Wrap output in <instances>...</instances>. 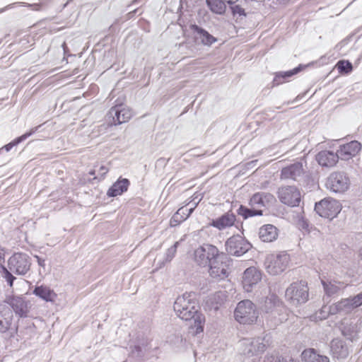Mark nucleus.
Here are the masks:
<instances>
[{
  "mask_svg": "<svg viewBox=\"0 0 362 362\" xmlns=\"http://www.w3.org/2000/svg\"><path fill=\"white\" fill-rule=\"evenodd\" d=\"M199 305L194 293H185L178 296L173 305V309L177 317L189 322V327L195 329L196 334L202 332L205 317L199 310Z\"/></svg>",
  "mask_w": 362,
  "mask_h": 362,
  "instance_id": "f257e3e1",
  "label": "nucleus"
},
{
  "mask_svg": "<svg viewBox=\"0 0 362 362\" xmlns=\"http://www.w3.org/2000/svg\"><path fill=\"white\" fill-rule=\"evenodd\" d=\"M261 309L266 313V322L270 328H275L287 320L286 308L276 294L267 296L261 305Z\"/></svg>",
  "mask_w": 362,
  "mask_h": 362,
  "instance_id": "f03ea898",
  "label": "nucleus"
},
{
  "mask_svg": "<svg viewBox=\"0 0 362 362\" xmlns=\"http://www.w3.org/2000/svg\"><path fill=\"white\" fill-rule=\"evenodd\" d=\"M9 270L2 268V276L11 287L16 277L12 274L25 275L30 269L31 259L28 255L23 252L14 253L8 261Z\"/></svg>",
  "mask_w": 362,
  "mask_h": 362,
  "instance_id": "7ed1b4c3",
  "label": "nucleus"
},
{
  "mask_svg": "<svg viewBox=\"0 0 362 362\" xmlns=\"http://www.w3.org/2000/svg\"><path fill=\"white\" fill-rule=\"evenodd\" d=\"M269 345V338L267 336L246 338L240 341L239 349L242 354L252 357L262 354Z\"/></svg>",
  "mask_w": 362,
  "mask_h": 362,
  "instance_id": "20e7f679",
  "label": "nucleus"
},
{
  "mask_svg": "<svg viewBox=\"0 0 362 362\" xmlns=\"http://www.w3.org/2000/svg\"><path fill=\"white\" fill-rule=\"evenodd\" d=\"M308 291L305 281L294 282L286 288L285 298L291 305L297 306L308 301Z\"/></svg>",
  "mask_w": 362,
  "mask_h": 362,
  "instance_id": "39448f33",
  "label": "nucleus"
},
{
  "mask_svg": "<svg viewBox=\"0 0 362 362\" xmlns=\"http://www.w3.org/2000/svg\"><path fill=\"white\" fill-rule=\"evenodd\" d=\"M235 319L240 324L251 325L257 321L256 306L250 300L239 302L234 312Z\"/></svg>",
  "mask_w": 362,
  "mask_h": 362,
  "instance_id": "423d86ee",
  "label": "nucleus"
},
{
  "mask_svg": "<svg viewBox=\"0 0 362 362\" xmlns=\"http://www.w3.org/2000/svg\"><path fill=\"white\" fill-rule=\"evenodd\" d=\"M362 305V293L354 296L342 298L338 302L329 306V313L331 315L351 313L354 310Z\"/></svg>",
  "mask_w": 362,
  "mask_h": 362,
  "instance_id": "0eeeda50",
  "label": "nucleus"
},
{
  "mask_svg": "<svg viewBox=\"0 0 362 362\" xmlns=\"http://www.w3.org/2000/svg\"><path fill=\"white\" fill-rule=\"evenodd\" d=\"M290 262L289 255L284 252L272 254L266 257L264 266L267 272L272 275H278L283 272Z\"/></svg>",
  "mask_w": 362,
  "mask_h": 362,
  "instance_id": "6e6552de",
  "label": "nucleus"
},
{
  "mask_svg": "<svg viewBox=\"0 0 362 362\" xmlns=\"http://www.w3.org/2000/svg\"><path fill=\"white\" fill-rule=\"evenodd\" d=\"M232 259L228 255L222 252L208 266L209 275L213 278L223 279L228 276Z\"/></svg>",
  "mask_w": 362,
  "mask_h": 362,
  "instance_id": "1a4fd4ad",
  "label": "nucleus"
},
{
  "mask_svg": "<svg viewBox=\"0 0 362 362\" xmlns=\"http://www.w3.org/2000/svg\"><path fill=\"white\" fill-rule=\"evenodd\" d=\"M221 253L216 246L203 244L194 250V260L201 267H208Z\"/></svg>",
  "mask_w": 362,
  "mask_h": 362,
  "instance_id": "9d476101",
  "label": "nucleus"
},
{
  "mask_svg": "<svg viewBox=\"0 0 362 362\" xmlns=\"http://www.w3.org/2000/svg\"><path fill=\"white\" fill-rule=\"evenodd\" d=\"M315 211L321 217L332 220L340 212L341 204L332 198H325L315 204Z\"/></svg>",
  "mask_w": 362,
  "mask_h": 362,
  "instance_id": "9b49d317",
  "label": "nucleus"
},
{
  "mask_svg": "<svg viewBox=\"0 0 362 362\" xmlns=\"http://www.w3.org/2000/svg\"><path fill=\"white\" fill-rule=\"evenodd\" d=\"M326 186L332 192L343 193L349 188L350 180L344 172H333L327 177Z\"/></svg>",
  "mask_w": 362,
  "mask_h": 362,
  "instance_id": "f8f14e48",
  "label": "nucleus"
},
{
  "mask_svg": "<svg viewBox=\"0 0 362 362\" xmlns=\"http://www.w3.org/2000/svg\"><path fill=\"white\" fill-rule=\"evenodd\" d=\"M132 117V110L122 105L112 107L106 115L110 125H118L128 122Z\"/></svg>",
  "mask_w": 362,
  "mask_h": 362,
  "instance_id": "ddd939ff",
  "label": "nucleus"
},
{
  "mask_svg": "<svg viewBox=\"0 0 362 362\" xmlns=\"http://www.w3.org/2000/svg\"><path fill=\"white\" fill-rule=\"evenodd\" d=\"M226 247L228 254L234 256H241L251 247L250 243L241 235H233L226 242Z\"/></svg>",
  "mask_w": 362,
  "mask_h": 362,
  "instance_id": "4468645a",
  "label": "nucleus"
},
{
  "mask_svg": "<svg viewBox=\"0 0 362 362\" xmlns=\"http://www.w3.org/2000/svg\"><path fill=\"white\" fill-rule=\"evenodd\" d=\"M189 29L192 32L194 42L198 45L211 47L214 43L218 41L216 37L196 24H191Z\"/></svg>",
  "mask_w": 362,
  "mask_h": 362,
  "instance_id": "2eb2a0df",
  "label": "nucleus"
},
{
  "mask_svg": "<svg viewBox=\"0 0 362 362\" xmlns=\"http://www.w3.org/2000/svg\"><path fill=\"white\" fill-rule=\"evenodd\" d=\"M278 197L283 204L291 206L298 205L300 201V192L294 186L280 187L278 190Z\"/></svg>",
  "mask_w": 362,
  "mask_h": 362,
  "instance_id": "dca6fc26",
  "label": "nucleus"
},
{
  "mask_svg": "<svg viewBox=\"0 0 362 362\" xmlns=\"http://www.w3.org/2000/svg\"><path fill=\"white\" fill-rule=\"evenodd\" d=\"M305 169L303 163L298 161L282 168L281 179L298 181L303 177Z\"/></svg>",
  "mask_w": 362,
  "mask_h": 362,
  "instance_id": "f3484780",
  "label": "nucleus"
},
{
  "mask_svg": "<svg viewBox=\"0 0 362 362\" xmlns=\"http://www.w3.org/2000/svg\"><path fill=\"white\" fill-rule=\"evenodd\" d=\"M361 149V143L354 140L347 144L340 145L337 150V153L341 160H348L355 156Z\"/></svg>",
  "mask_w": 362,
  "mask_h": 362,
  "instance_id": "a211bd4d",
  "label": "nucleus"
},
{
  "mask_svg": "<svg viewBox=\"0 0 362 362\" xmlns=\"http://www.w3.org/2000/svg\"><path fill=\"white\" fill-rule=\"evenodd\" d=\"M261 279V273L255 267H249L243 273V285L247 292H250L254 285Z\"/></svg>",
  "mask_w": 362,
  "mask_h": 362,
  "instance_id": "6ab92c4d",
  "label": "nucleus"
},
{
  "mask_svg": "<svg viewBox=\"0 0 362 362\" xmlns=\"http://www.w3.org/2000/svg\"><path fill=\"white\" fill-rule=\"evenodd\" d=\"M275 202V197L270 193L257 192L250 198L249 204L250 207L261 209Z\"/></svg>",
  "mask_w": 362,
  "mask_h": 362,
  "instance_id": "aec40b11",
  "label": "nucleus"
},
{
  "mask_svg": "<svg viewBox=\"0 0 362 362\" xmlns=\"http://www.w3.org/2000/svg\"><path fill=\"white\" fill-rule=\"evenodd\" d=\"M235 221V215L229 211L221 216L213 219L210 223V226L217 228L219 230H223L233 226Z\"/></svg>",
  "mask_w": 362,
  "mask_h": 362,
  "instance_id": "412c9836",
  "label": "nucleus"
},
{
  "mask_svg": "<svg viewBox=\"0 0 362 362\" xmlns=\"http://www.w3.org/2000/svg\"><path fill=\"white\" fill-rule=\"evenodd\" d=\"M15 313L21 317H25L30 310V303L24 298L16 296L9 300L8 302Z\"/></svg>",
  "mask_w": 362,
  "mask_h": 362,
  "instance_id": "4be33fe9",
  "label": "nucleus"
},
{
  "mask_svg": "<svg viewBox=\"0 0 362 362\" xmlns=\"http://www.w3.org/2000/svg\"><path fill=\"white\" fill-rule=\"evenodd\" d=\"M316 159L322 166L332 167L340 158L337 151L334 153L330 151H322L317 154Z\"/></svg>",
  "mask_w": 362,
  "mask_h": 362,
  "instance_id": "5701e85b",
  "label": "nucleus"
},
{
  "mask_svg": "<svg viewBox=\"0 0 362 362\" xmlns=\"http://www.w3.org/2000/svg\"><path fill=\"white\" fill-rule=\"evenodd\" d=\"M321 281L325 293L329 296L338 293L340 290L344 289L348 285L343 281L337 280H322Z\"/></svg>",
  "mask_w": 362,
  "mask_h": 362,
  "instance_id": "b1692460",
  "label": "nucleus"
},
{
  "mask_svg": "<svg viewBox=\"0 0 362 362\" xmlns=\"http://www.w3.org/2000/svg\"><path fill=\"white\" fill-rule=\"evenodd\" d=\"M129 184L128 179H119L108 189L107 195L110 197L121 195L123 192L127 191Z\"/></svg>",
  "mask_w": 362,
  "mask_h": 362,
  "instance_id": "393cba45",
  "label": "nucleus"
},
{
  "mask_svg": "<svg viewBox=\"0 0 362 362\" xmlns=\"http://www.w3.org/2000/svg\"><path fill=\"white\" fill-rule=\"evenodd\" d=\"M331 351L334 357L337 358H345L349 355L346 345L339 339H333L331 342Z\"/></svg>",
  "mask_w": 362,
  "mask_h": 362,
  "instance_id": "a878e982",
  "label": "nucleus"
},
{
  "mask_svg": "<svg viewBox=\"0 0 362 362\" xmlns=\"http://www.w3.org/2000/svg\"><path fill=\"white\" fill-rule=\"evenodd\" d=\"M259 236L263 242H272L278 236L277 228L273 225H265L259 228Z\"/></svg>",
  "mask_w": 362,
  "mask_h": 362,
  "instance_id": "bb28decb",
  "label": "nucleus"
},
{
  "mask_svg": "<svg viewBox=\"0 0 362 362\" xmlns=\"http://www.w3.org/2000/svg\"><path fill=\"white\" fill-rule=\"evenodd\" d=\"M33 293L47 302H53L57 298V294L53 290L50 289L48 286L43 285L35 286Z\"/></svg>",
  "mask_w": 362,
  "mask_h": 362,
  "instance_id": "cd10ccee",
  "label": "nucleus"
},
{
  "mask_svg": "<svg viewBox=\"0 0 362 362\" xmlns=\"http://www.w3.org/2000/svg\"><path fill=\"white\" fill-rule=\"evenodd\" d=\"M12 317V313L8 308L0 305V332L4 333L10 328Z\"/></svg>",
  "mask_w": 362,
  "mask_h": 362,
  "instance_id": "c85d7f7f",
  "label": "nucleus"
},
{
  "mask_svg": "<svg viewBox=\"0 0 362 362\" xmlns=\"http://www.w3.org/2000/svg\"><path fill=\"white\" fill-rule=\"evenodd\" d=\"M302 357L305 362H329L327 356L317 354L313 349L305 350L302 353Z\"/></svg>",
  "mask_w": 362,
  "mask_h": 362,
  "instance_id": "c756f323",
  "label": "nucleus"
},
{
  "mask_svg": "<svg viewBox=\"0 0 362 362\" xmlns=\"http://www.w3.org/2000/svg\"><path fill=\"white\" fill-rule=\"evenodd\" d=\"M301 66L287 71H279L275 74V77L273 80V86H278L283 83L287 78L298 74L301 70Z\"/></svg>",
  "mask_w": 362,
  "mask_h": 362,
  "instance_id": "7c9ffc66",
  "label": "nucleus"
},
{
  "mask_svg": "<svg viewBox=\"0 0 362 362\" xmlns=\"http://www.w3.org/2000/svg\"><path fill=\"white\" fill-rule=\"evenodd\" d=\"M210 10L216 14H223L226 10L227 2L223 0H206Z\"/></svg>",
  "mask_w": 362,
  "mask_h": 362,
  "instance_id": "2f4dec72",
  "label": "nucleus"
},
{
  "mask_svg": "<svg viewBox=\"0 0 362 362\" xmlns=\"http://www.w3.org/2000/svg\"><path fill=\"white\" fill-rule=\"evenodd\" d=\"M196 206L188 209L187 207H181L178 209L176 214H175L171 220V222H177L180 223L182 221L186 220L193 212Z\"/></svg>",
  "mask_w": 362,
  "mask_h": 362,
  "instance_id": "473e14b6",
  "label": "nucleus"
},
{
  "mask_svg": "<svg viewBox=\"0 0 362 362\" xmlns=\"http://www.w3.org/2000/svg\"><path fill=\"white\" fill-rule=\"evenodd\" d=\"M238 214L242 216L244 219H246L249 217L262 215V211L255 207L249 209L245 206L240 205L238 209Z\"/></svg>",
  "mask_w": 362,
  "mask_h": 362,
  "instance_id": "72a5a7b5",
  "label": "nucleus"
},
{
  "mask_svg": "<svg viewBox=\"0 0 362 362\" xmlns=\"http://www.w3.org/2000/svg\"><path fill=\"white\" fill-rule=\"evenodd\" d=\"M40 126L36 127L33 128L30 132H26L25 134H23L22 136L16 138L13 141L10 142L9 144L5 145L3 148L6 151H9L14 146L18 145L21 142L25 140L27 138L30 136L32 134H33L40 127Z\"/></svg>",
  "mask_w": 362,
  "mask_h": 362,
  "instance_id": "f704fd0d",
  "label": "nucleus"
},
{
  "mask_svg": "<svg viewBox=\"0 0 362 362\" xmlns=\"http://www.w3.org/2000/svg\"><path fill=\"white\" fill-rule=\"evenodd\" d=\"M336 67L339 73L345 74L350 73L353 69L352 64L346 60H339L337 63Z\"/></svg>",
  "mask_w": 362,
  "mask_h": 362,
  "instance_id": "c9c22d12",
  "label": "nucleus"
},
{
  "mask_svg": "<svg viewBox=\"0 0 362 362\" xmlns=\"http://www.w3.org/2000/svg\"><path fill=\"white\" fill-rule=\"evenodd\" d=\"M264 362H286V360L278 353H271L265 356Z\"/></svg>",
  "mask_w": 362,
  "mask_h": 362,
  "instance_id": "e433bc0d",
  "label": "nucleus"
},
{
  "mask_svg": "<svg viewBox=\"0 0 362 362\" xmlns=\"http://www.w3.org/2000/svg\"><path fill=\"white\" fill-rule=\"evenodd\" d=\"M179 244H180V242L177 241L175 243V244L172 247H170V248L168 249V250L165 253V261L166 262H170L174 258Z\"/></svg>",
  "mask_w": 362,
  "mask_h": 362,
  "instance_id": "4c0bfd02",
  "label": "nucleus"
},
{
  "mask_svg": "<svg viewBox=\"0 0 362 362\" xmlns=\"http://www.w3.org/2000/svg\"><path fill=\"white\" fill-rule=\"evenodd\" d=\"M233 16L238 14L239 16H246L245 10L239 5H229Z\"/></svg>",
  "mask_w": 362,
  "mask_h": 362,
  "instance_id": "58836bf2",
  "label": "nucleus"
},
{
  "mask_svg": "<svg viewBox=\"0 0 362 362\" xmlns=\"http://www.w3.org/2000/svg\"><path fill=\"white\" fill-rule=\"evenodd\" d=\"M298 226L302 230H308V227H309L308 221H307V219H305L303 217H301L300 218H299V220L298 221Z\"/></svg>",
  "mask_w": 362,
  "mask_h": 362,
  "instance_id": "ea45409f",
  "label": "nucleus"
},
{
  "mask_svg": "<svg viewBox=\"0 0 362 362\" xmlns=\"http://www.w3.org/2000/svg\"><path fill=\"white\" fill-rule=\"evenodd\" d=\"M24 6L30 7L34 11H40L42 9V8L45 6V4L42 3L39 4H27V3H23Z\"/></svg>",
  "mask_w": 362,
  "mask_h": 362,
  "instance_id": "a19ab883",
  "label": "nucleus"
},
{
  "mask_svg": "<svg viewBox=\"0 0 362 362\" xmlns=\"http://www.w3.org/2000/svg\"><path fill=\"white\" fill-rule=\"evenodd\" d=\"M132 354L137 357H142L144 356L143 351L141 347L139 346H136L134 349L132 351Z\"/></svg>",
  "mask_w": 362,
  "mask_h": 362,
  "instance_id": "79ce46f5",
  "label": "nucleus"
},
{
  "mask_svg": "<svg viewBox=\"0 0 362 362\" xmlns=\"http://www.w3.org/2000/svg\"><path fill=\"white\" fill-rule=\"evenodd\" d=\"M109 169L104 165H102L99 169V174L101 175V177L103 178L106 173L108 172Z\"/></svg>",
  "mask_w": 362,
  "mask_h": 362,
  "instance_id": "37998d69",
  "label": "nucleus"
},
{
  "mask_svg": "<svg viewBox=\"0 0 362 362\" xmlns=\"http://www.w3.org/2000/svg\"><path fill=\"white\" fill-rule=\"evenodd\" d=\"M342 334L344 336L346 337L348 339H351L352 337L351 334L349 332V329H346V327H344L342 329Z\"/></svg>",
  "mask_w": 362,
  "mask_h": 362,
  "instance_id": "c03bdc74",
  "label": "nucleus"
},
{
  "mask_svg": "<svg viewBox=\"0 0 362 362\" xmlns=\"http://www.w3.org/2000/svg\"><path fill=\"white\" fill-rule=\"evenodd\" d=\"M37 259V262H38V264L40 266V267H44L45 266V259H42L41 258H40L39 257H36Z\"/></svg>",
  "mask_w": 362,
  "mask_h": 362,
  "instance_id": "a18cd8bd",
  "label": "nucleus"
},
{
  "mask_svg": "<svg viewBox=\"0 0 362 362\" xmlns=\"http://www.w3.org/2000/svg\"><path fill=\"white\" fill-rule=\"evenodd\" d=\"M279 4H285L289 1V0H276Z\"/></svg>",
  "mask_w": 362,
  "mask_h": 362,
  "instance_id": "49530a36",
  "label": "nucleus"
},
{
  "mask_svg": "<svg viewBox=\"0 0 362 362\" xmlns=\"http://www.w3.org/2000/svg\"><path fill=\"white\" fill-rule=\"evenodd\" d=\"M4 258V252L3 250H0V260Z\"/></svg>",
  "mask_w": 362,
  "mask_h": 362,
  "instance_id": "de8ad7c7",
  "label": "nucleus"
},
{
  "mask_svg": "<svg viewBox=\"0 0 362 362\" xmlns=\"http://www.w3.org/2000/svg\"><path fill=\"white\" fill-rule=\"evenodd\" d=\"M17 4L18 3L9 4L8 6H6V8H13V5Z\"/></svg>",
  "mask_w": 362,
  "mask_h": 362,
  "instance_id": "09e8293b",
  "label": "nucleus"
},
{
  "mask_svg": "<svg viewBox=\"0 0 362 362\" xmlns=\"http://www.w3.org/2000/svg\"><path fill=\"white\" fill-rule=\"evenodd\" d=\"M72 0H68L67 2L64 4V7H66Z\"/></svg>",
  "mask_w": 362,
  "mask_h": 362,
  "instance_id": "8fccbe9b",
  "label": "nucleus"
},
{
  "mask_svg": "<svg viewBox=\"0 0 362 362\" xmlns=\"http://www.w3.org/2000/svg\"><path fill=\"white\" fill-rule=\"evenodd\" d=\"M359 255H360L361 258L362 259V247H361V249L359 250Z\"/></svg>",
  "mask_w": 362,
  "mask_h": 362,
  "instance_id": "3c124183",
  "label": "nucleus"
},
{
  "mask_svg": "<svg viewBox=\"0 0 362 362\" xmlns=\"http://www.w3.org/2000/svg\"><path fill=\"white\" fill-rule=\"evenodd\" d=\"M90 175H95V170H91L90 173H89Z\"/></svg>",
  "mask_w": 362,
  "mask_h": 362,
  "instance_id": "603ef678",
  "label": "nucleus"
}]
</instances>
